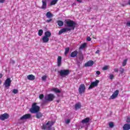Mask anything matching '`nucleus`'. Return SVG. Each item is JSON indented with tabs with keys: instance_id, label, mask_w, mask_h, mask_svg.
<instances>
[{
	"instance_id": "35",
	"label": "nucleus",
	"mask_w": 130,
	"mask_h": 130,
	"mask_svg": "<svg viewBox=\"0 0 130 130\" xmlns=\"http://www.w3.org/2000/svg\"><path fill=\"white\" fill-rule=\"evenodd\" d=\"M46 79H47V76H43L42 77V81H46Z\"/></svg>"
},
{
	"instance_id": "51",
	"label": "nucleus",
	"mask_w": 130,
	"mask_h": 130,
	"mask_svg": "<svg viewBox=\"0 0 130 130\" xmlns=\"http://www.w3.org/2000/svg\"><path fill=\"white\" fill-rule=\"evenodd\" d=\"M127 5H130V0L128 2V3L127 4Z\"/></svg>"
},
{
	"instance_id": "5",
	"label": "nucleus",
	"mask_w": 130,
	"mask_h": 130,
	"mask_svg": "<svg viewBox=\"0 0 130 130\" xmlns=\"http://www.w3.org/2000/svg\"><path fill=\"white\" fill-rule=\"evenodd\" d=\"M44 98L46 101L51 102V101H53L54 98H55V96H54V94L50 93L45 96Z\"/></svg>"
},
{
	"instance_id": "13",
	"label": "nucleus",
	"mask_w": 130,
	"mask_h": 130,
	"mask_svg": "<svg viewBox=\"0 0 130 130\" xmlns=\"http://www.w3.org/2000/svg\"><path fill=\"white\" fill-rule=\"evenodd\" d=\"M57 67L59 68V67H61V56H59L57 58Z\"/></svg>"
},
{
	"instance_id": "18",
	"label": "nucleus",
	"mask_w": 130,
	"mask_h": 130,
	"mask_svg": "<svg viewBox=\"0 0 130 130\" xmlns=\"http://www.w3.org/2000/svg\"><path fill=\"white\" fill-rule=\"evenodd\" d=\"M123 130H129L130 129V124L126 123L124 124L123 126Z\"/></svg>"
},
{
	"instance_id": "21",
	"label": "nucleus",
	"mask_w": 130,
	"mask_h": 130,
	"mask_svg": "<svg viewBox=\"0 0 130 130\" xmlns=\"http://www.w3.org/2000/svg\"><path fill=\"white\" fill-rule=\"evenodd\" d=\"M81 107L82 106L81 105V103H78L75 104V110H78V109H80V108H81Z\"/></svg>"
},
{
	"instance_id": "14",
	"label": "nucleus",
	"mask_w": 130,
	"mask_h": 130,
	"mask_svg": "<svg viewBox=\"0 0 130 130\" xmlns=\"http://www.w3.org/2000/svg\"><path fill=\"white\" fill-rule=\"evenodd\" d=\"M94 64V61L89 60L85 64V67H92Z\"/></svg>"
},
{
	"instance_id": "41",
	"label": "nucleus",
	"mask_w": 130,
	"mask_h": 130,
	"mask_svg": "<svg viewBox=\"0 0 130 130\" xmlns=\"http://www.w3.org/2000/svg\"><path fill=\"white\" fill-rule=\"evenodd\" d=\"M126 26H127L128 27H130V22L129 21L127 22Z\"/></svg>"
},
{
	"instance_id": "2",
	"label": "nucleus",
	"mask_w": 130,
	"mask_h": 130,
	"mask_svg": "<svg viewBox=\"0 0 130 130\" xmlns=\"http://www.w3.org/2000/svg\"><path fill=\"white\" fill-rule=\"evenodd\" d=\"M54 124V122L49 121L46 124H43L42 129L51 130V127Z\"/></svg>"
},
{
	"instance_id": "46",
	"label": "nucleus",
	"mask_w": 130,
	"mask_h": 130,
	"mask_svg": "<svg viewBox=\"0 0 130 130\" xmlns=\"http://www.w3.org/2000/svg\"><path fill=\"white\" fill-rule=\"evenodd\" d=\"M99 52H100V51L99 50H96V51L95 52V53H96V54H98V53H99Z\"/></svg>"
},
{
	"instance_id": "15",
	"label": "nucleus",
	"mask_w": 130,
	"mask_h": 130,
	"mask_svg": "<svg viewBox=\"0 0 130 130\" xmlns=\"http://www.w3.org/2000/svg\"><path fill=\"white\" fill-rule=\"evenodd\" d=\"M36 117L38 119H39V118H41V117H42V116H43V114H42V113H41V112H40L39 111L36 113Z\"/></svg>"
},
{
	"instance_id": "48",
	"label": "nucleus",
	"mask_w": 130,
	"mask_h": 130,
	"mask_svg": "<svg viewBox=\"0 0 130 130\" xmlns=\"http://www.w3.org/2000/svg\"><path fill=\"white\" fill-rule=\"evenodd\" d=\"M0 3H5V0H0Z\"/></svg>"
},
{
	"instance_id": "34",
	"label": "nucleus",
	"mask_w": 130,
	"mask_h": 130,
	"mask_svg": "<svg viewBox=\"0 0 130 130\" xmlns=\"http://www.w3.org/2000/svg\"><path fill=\"white\" fill-rule=\"evenodd\" d=\"M18 92H19V90H18V89H13V93H14V94H18Z\"/></svg>"
},
{
	"instance_id": "4",
	"label": "nucleus",
	"mask_w": 130,
	"mask_h": 130,
	"mask_svg": "<svg viewBox=\"0 0 130 130\" xmlns=\"http://www.w3.org/2000/svg\"><path fill=\"white\" fill-rule=\"evenodd\" d=\"M60 77L62 78H66L67 76L70 75V70H61L58 72Z\"/></svg>"
},
{
	"instance_id": "28",
	"label": "nucleus",
	"mask_w": 130,
	"mask_h": 130,
	"mask_svg": "<svg viewBox=\"0 0 130 130\" xmlns=\"http://www.w3.org/2000/svg\"><path fill=\"white\" fill-rule=\"evenodd\" d=\"M69 51H70V48L67 47L65 49L64 55H67L69 53Z\"/></svg>"
},
{
	"instance_id": "53",
	"label": "nucleus",
	"mask_w": 130,
	"mask_h": 130,
	"mask_svg": "<svg viewBox=\"0 0 130 130\" xmlns=\"http://www.w3.org/2000/svg\"><path fill=\"white\" fill-rule=\"evenodd\" d=\"M78 65L79 66H80V62H78Z\"/></svg>"
},
{
	"instance_id": "37",
	"label": "nucleus",
	"mask_w": 130,
	"mask_h": 130,
	"mask_svg": "<svg viewBox=\"0 0 130 130\" xmlns=\"http://www.w3.org/2000/svg\"><path fill=\"white\" fill-rule=\"evenodd\" d=\"M65 122H66V123H67V124H69V123H70L71 122V120L68 119L65 121Z\"/></svg>"
},
{
	"instance_id": "23",
	"label": "nucleus",
	"mask_w": 130,
	"mask_h": 130,
	"mask_svg": "<svg viewBox=\"0 0 130 130\" xmlns=\"http://www.w3.org/2000/svg\"><path fill=\"white\" fill-rule=\"evenodd\" d=\"M89 121H90V118L87 117V118H86L82 120L81 122L82 123H88V122H89Z\"/></svg>"
},
{
	"instance_id": "43",
	"label": "nucleus",
	"mask_w": 130,
	"mask_h": 130,
	"mask_svg": "<svg viewBox=\"0 0 130 130\" xmlns=\"http://www.w3.org/2000/svg\"><path fill=\"white\" fill-rule=\"evenodd\" d=\"M114 77V76H113V75H110V79L111 80H112V79H113V77Z\"/></svg>"
},
{
	"instance_id": "20",
	"label": "nucleus",
	"mask_w": 130,
	"mask_h": 130,
	"mask_svg": "<svg viewBox=\"0 0 130 130\" xmlns=\"http://www.w3.org/2000/svg\"><path fill=\"white\" fill-rule=\"evenodd\" d=\"M45 37L49 38L51 36V32L49 31H47L45 32Z\"/></svg>"
},
{
	"instance_id": "26",
	"label": "nucleus",
	"mask_w": 130,
	"mask_h": 130,
	"mask_svg": "<svg viewBox=\"0 0 130 130\" xmlns=\"http://www.w3.org/2000/svg\"><path fill=\"white\" fill-rule=\"evenodd\" d=\"M57 24L60 27L63 26V22L61 20H58L57 21Z\"/></svg>"
},
{
	"instance_id": "33",
	"label": "nucleus",
	"mask_w": 130,
	"mask_h": 130,
	"mask_svg": "<svg viewBox=\"0 0 130 130\" xmlns=\"http://www.w3.org/2000/svg\"><path fill=\"white\" fill-rule=\"evenodd\" d=\"M53 91H54V92H55V93H60V91L59 90V89H58L57 88H54L53 89Z\"/></svg>"
},
{
	"instance_id": "24",
	"label": "nucleus",
	"mask_w": 130,
	"mask_h": 130,
	"mask_svg": "<svg viewBox=\"0 0 130 130\" xmlns=\"http://www.w3.org/2000/svg\"><path fill=\"white\" fill-rule=\"evenodd\" d=\"M57 2H58V0H53L51 2L50 5L54 6V5H56V4H57Z\"/></svg>"
},
{
	"instance_id": "38",
	"label": "nucleus",
	"mask_w": 130,
	"mask_h": 130,
	"mask_svg": "<svg viewBox=\"0 0 130 130\" xmlns=\"http://www.w3.org/2000/svg\"><path fill=\"white\" fill-rule=\"evenodd\" d=\"M106 70H108V67L105 66L103 68V71H106Z\"/></svg>"
},
{
	"instance_id": "44",
	"label": "nucleus",
	"mask_w": 130,
	"mask_h": 130,
	"mask_svg": "<svg viewBox=\"0 0 130 130\" xmlns=\"http://www.w3.org/2000/svg\"><path fill=\"white\" fill-rule=\"evenodd\" d=\"M114 72H115V73H118V69L117 68H115L114 70Z\"/></svg>"
},
{
	"instance_id": "22",
	"label": "nucleus",
	"mask_w": 130,
	"mask_h": 130,
	"mask_svg": "<svg viewBox=\"0 0 130 130\" xmlns=\"http://www.w3.org/2000/svg\"><path fill=\"white\" fill-rule=\"evenodd\" d=\"M47 18L50 19V18H52L53 17V14H51V12H48L46 15Z\"/></svg>"
},
{
	"instance_id": "8",
	"label": "nucleus",
	"mask_w": 130,
	"mask_h": 130,
	"mask_svg": "<svg viewBox=\"0 0 130 130\" xmlns=\"http://www.w3.org/2000/svg\"><path fill=\"white\" fill-rule=\"evenodd\" d=\"M32 117V115L30 114H26L22 116L20 118V120H25L26 119H30Z\"/></svg>"
},
{
	"instance_id": "30",
	"label": "nucleus",
	"mask_w": 130,
	"mask_h": 130,
	"mask_svg": "<svg viewBox=\"0 0 130 130\" xmlns=\"http://www.w3.org/2000/svg\"><path fill=\"white\" fill-rule=\"evenodd\" d=\"M119 72L121 74V75H122V74H123V73H124V69L121 67H120L119 68Z\"/></svg>"
},
{
	"instance_id": "36",
	"label": "nucleus",
	"mask_w": 130,
	"mask_h": 130,
	"mask_svg": "<svg viewBox=\"0 0 130 130\" xmlns=\"http://www.w3.org/2000/svg\"><path fill=\"white\" fill-rule=\"evenodd\" d=\"M39 98L41 99V100H42V99L44 98V95H43V94H40L39 95Z\"/></svg>"
},
{
	"instance_id": "25",
	"label": "nucleus",
	"mask_w": 130,
	"mask_h": 130,
	"mask_svg": "<svg viewBox=\"0 0 130 130\" xmlns=\"http://www.w3.org/2000/svg\"><path fill=\"white\" fill-rule=\"evenodd\" d=\"M78 57L80 60H83V59H84V56L83 55V54L82 53L79 54Z\"/></svg>"
},
{
	"instance_id": "45",
	"label": "nucleus",
	"mask_w": 130,
	"mask_h": 130,
	"mask_svg": "<svg viewBox=\"0 0 130 130\" xmlns=\"http://www.w3.org/2000/svg\"><path fill=\"white\" fill-rule=\"evenodd\" d=\"M96 74L98 75V76H99V75H100L101 73L100 72V71H96Z\"/></svg>"
},
{
	"instance_id": "50",
	"label": "nucleus",
	"mask_w": 130,
	"mask_h": 130,
	"mask_svg": "<svg viewBox=\"0 0 130 130\" xmlns=\"http://www.w3.org/2000/svg\"><path fill=\"white\" fill-rule=\"evenodd\" d=\"M11 62H12L13 64L15 63V60H11Z\"/></svg>"
},
{
	"instance_id": "6",
	"label": "nucleus",
	"mask_w": 130,
	"mask_h": 130,
	"mask_svg": "<svg viewBox=\"0 0 130 130\" xmlns=\"http://www.w3.org/2000/svg\"><path fill=\"white\" fill-rule=\"evenodd\" d=\"M85 90L86 86H85V84H80L78 88L79 94H84V93H85Z\"/></svg>"
},
{
	"instance_id": "27",
	"label": "nucleus",
	"mask_w": 130,
	"mask_h": 130,
	"mask_svg": "<svg viewBox=\"0 0 130 130\" xmlns=\"http://www.w3.org/2000/svg\"><path fill=\"white\" fill-rule=\"evenodd\" d=\"M86 45H87V43H86L82 44L80 46L79 49H84V48H85V47H86Z\"/></svg>"
},
{
	"instance_id": "1",
	"label": "nucleus",
	"mask_w": 130,
	"mask_h": 130,
	"mask_svg": "<svg viewBox=\"0 0 130 130\" xmlns=\"http://www.w3.org/2000/svg\"><path fill=\"white\" fill-rule=\"evenodd\" d=\"M64 26L68 27V28H63L61 29L58 33L59 35H61L62 33L68 32V31H72V30H75L76 28V22L71 19H66L64 20Z\"/></svg>"
},
{
	"instance_id": "10",
	"label": "nucleus",
	"mask_w": 130,
	"mask_h": 130,
	"mask_svg": "<svg viewBox=\"0 0 130 130\" xmlns=\"http://www.w3.org/2000/svg\"><path fill=\"white\" fill-rule=\"evenodd\" d=\"M9 114L5 113L1 115H0V119L1 120H6V119H8L9 117Z\"/></svg>"
},
{
	"instance_id": "16",
	"label": "nucleus",
	"mask_w": 130,
	"mask_h": 130,
	"mask_svg": "<svg viewBox=\"0 0 130 130\" xmlns=\"http://www.w3.org/2000/svg\"><path fill=\"white\" fill-rule=\"evenodd\" d=\"M43 43H47L49 41V38L45 37V36L42 38Z\"/></svg>"
},
{
	"instance_id": "19",
	"label": "nucleus",
	"mask_w": 130,
	"mask_h": 130,
	"mask_svg": "<svg viewBox=\"0 0 130 130\" xmlns=\"http://www.w3.org/2000/svg\"><path fill=\"white\" fill-rule=\"evenodd\" d=\"M27 78L28 80H29V81H34V80H35V76L33 75H29L27 76Z\"/></svg>"
},
{
	"instance_id": "40",
	"label": "nucleus",
	"mask_w": 130,
	"mask_h": 130,
	"mask_svg": "<svg viewBox=\"0 0 130 130\" xmlns=\"http://www.w3.org/2000/svg\"><path fill=\"white\" fill-rule=\"evenodd\" d=\"M51 21H52V19H48V20H47L46 21V22L47 23H50V22H51Z\"/></svg>"
},
{
	"instance_id": "11",
	"label": "nucleus",
	"mask_w": 130,
	"mask_h": 130,
	"mask_svg": "<svg viewBox=\"0 0 130 130\" xmlns=\"http://www.w3.org/2000/svg\"><path fill=\"white\" fill-rule=\"evenodd\" d=\"M119 94V90H116L114 91V92L112 94V95L110 96V99H115L118 96V94Z\"/></svg>"
},
{
	"instance_id": "32",
	"label": "nucleus",
	"mask_w": 130,
	"mask_h": 130,
	"mask_svg": "<svg viewBox=\"0 0 130 130\" xmlns=\"http://www.w3.org/2000/svg\"><path fill=\"white\" fill-rule=\"evenodd\" d=\"M109 127H110L111 128H112L113 127H114V124L113 122H110L109 123Z\"/></svg>"
},
{
	"instance_id": "42",
	"label": "nucleus",
	"mask_w": 130,
	"mask_h": 130,
	"mask_svg": "<svg viewBox=\"0 0 130 130\" xmlns=\"http://www.w3.org/2000/svg\"><path fill=\"white\" fill-rule=\"evenodd\" d=\"M86 40L87 41H91V38H90V37H88L86 39Z\"/></svg>"
},
{
	"instance_id": "54",
	"label": "nucleus",
	"mask_w": 130,
	"mask_h": 130,
	"mask_svg": "<svg viewBox=\"0 0 130 130\" xmlns=\"http://www.w3.org/2000/svg\"><path fill=\"white\" fill-rule=\"evenodd\" d=\"M73 5L76 6V3H73Z\"/></svg>"
},
{
	"instance_id": "49",
	"label": "nucleus",
	"mask_w": 130,
	"mask_h": 130,
	"mask_svg": "<svg viewBox=\"0 0 130 130\" xmlns=\"http://www.w3.org/2000/svg\"><path fill=\"white\" fill-rule=\"evenodd\" d=\"M78 3H82V0H76Z\"/></svg>"
},
{
	"instance_id": "39",
	"label": "nucleus",
	"mask_w": 130,
	"mask_h": 130,
	"mask_svg": "<svg viewBox=\"0 0 130 130\" xmlns=\"http://www.w3.org/2000/svg\"><path fill=\"white\" fill-rule=\"evenodd\" d=\"M126 121L127 123H129V124H130V118L128 117Z\"/></svg>"
},
{
	"instance_id": "3",
	"label": "nucleus",
	"mask_w": 130,
	"mask_h": 130,
	"mask_svg": "<svg viewBox=\"0 0 130 130\" xmlns=\"http://www.w3.org/2000/svg\"><path fill=\"white\" fill-rule=\"evenodd\" d=\"M40 111V107L37 106V103H35L32 104L30 111L31 113H36Z\"/></svg>"
},
{
	"instance_id": "55",
	"label": "nucleus",
	"mask_w": 130,
	"mask_h": 130,
	"mask_svg": "<svg viewBox=\"0 0 130 130\" xmlns=\"http://www.w3.org/2000/svg\"><path fill=\"white\" fill-rule=\"evenodd\" d=\"M2 84V80H0V85Z\"/></svg>"
},
{
	"instance_id": "57",
	"label": "nucleus",
	"mask_w": 130,
	"mask_h": 130,
	"mask_svg": "<svg viewBox=\"0 0 130 130\" xmlns=\"http://www.w3.org/2000/svg\"><path fill=\"white\" fill-rule=\"evenodd\" d=\"M123 7H124V5H123Z\"/></svg>"
},
{
	"instance_id": "29",
	"label": "nucleus",
	"mask_w": 130,
	"mask_h": 130,
	"mask_svg": "<svg viewBox=\"0 0 130 130\" xmlns=\"http://www.w3.org/2000/svg\"><path fill=\"white\" fill-rule=\"evenodd\" d=\"M43 34V30L40 29L38 31L39 36H42Z\"/></svg>"
},
{
	"instance_id": "47",
	"label": "nucleus",
	"mask_w": 130,
	"mask_h": 130,
	"mask_svg": "<svg viewBox=\"0 0 130 130\" xmlns=\"http://www.w3.org/2000/svg\"><path fill=\"white\" fill-rule=\"evenodd\" d=\"M3 74L0 73V79H2L3 78Z\"/></svg>"
},
{
	"instance_id": "56",
	"label": "nucleus",
	"mask_w": 130,
	"mask_h": 130,
	"mask_svg": "<svg viewBox=\"0 0 130 130\" xmlns=\"http://www.w3.org/2000/svg\"><path fill=\"white\" fill-rule=\"evenodd\" d=\"M46 2H49V1H50V0H46Z\"/></svg>"
},
{
	"instance_id": "17",
	"label": "nucleus",
	"mask_w": 130,
	"mask_h": 130,
	"mask_svg": "<svg viewBox=\"0 0 130 130\" xmlns=\"http://www.w3.org/2000/svg\"><path fill=\"white\" fill-rule=\"evenodd\" d=\"M71 57H77L78 56V51L72 52L70 55Z\"/></svg>"
},
{
	"instance_id": "12",
	"label": "nucleus",
	"mask_w": 130,
	"mask_h": 130,
	"mask_svg": "<svg viewBox=\"0 0 130 130\" xmlns=\"http://www.w3.org/2000/svg\"><path fill=\"white\" fill-rule=\"evenodd\" d=\"M42 6L41 7V9L42 10H46V8L47 7V4L46 3V2L44 1V0H42Z\"/></svg>"
},
{
	"instance_id": "7",
	"label": "nucleus",
	"mask_w": 130,
	"mask_h": 130,
	"mask_svg": "<svg viewBox=\"0 0 130 130\" xmlns=\"http://www.w3.org/2000/svg\"><path fill=\"white\" fill-rule=\"evenodd\" d=\"M12 83V81L11 80L10 78H8L5 81L4 85H5V88L9 89V88L11 86V83Z\"/></svg>"
},
{
	"instance_id": "9",
	"label": "nucleus",
	"mask_w": 130,
	"mask_h": 130,
	"mask_svg": "<svg viewBox=\"0 0 130 130\" xmlns=\"http://www.w3.org/2000/svg\"><path fill=\"white\" fill-rule=\"evenodd\" d=\"M98 84H99V80H96L94 82H91L90 85L89 86L88 89H93L94 87H96V86H98Z\"/></svg>"
},
{
	"instance_id": "31",
	"label": "nucleus",
	"mask_w": 130,
	"mask_h": 130,
	"mask_svg": "<svg viewBox=\"0 0 130 130\" xmlns=\"http://www.w3.org/2000/svg\"><path fill=\"white\" fill-rule=\"evenodd\" d=\"M127 62V59H124L122 62V66L125 67V66H126Z\"/></svg>"
},
{
	"instance_id": "52",
	"label": "nucleus",
	"mask_w": 130,
	"mask_h": 130,
	"mask_svg": "<svg viewBox=\"0 0 130 130\" xmlns=\"http://www.w3.org/2000/svg\"><path fill=\"white\" fill-rule=\"evenodd\" d=\"M56 102H57V103H59V100H57Z\"/></svg>"
}]
</instances>
